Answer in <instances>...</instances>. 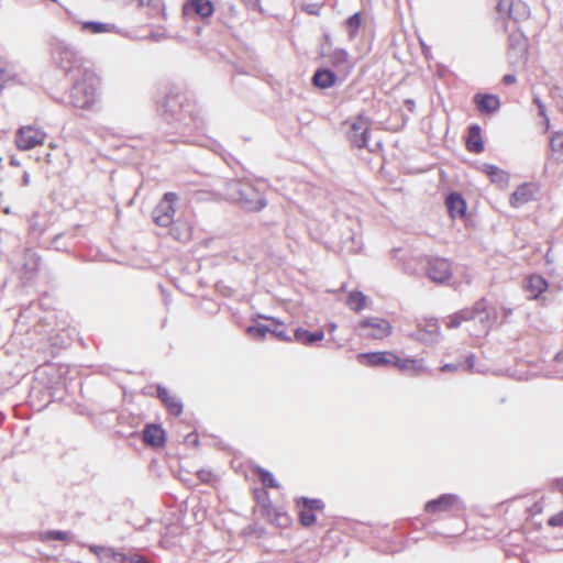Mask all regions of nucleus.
<instances>
[{
    "label": "nucleus",
    "mask_w": 563,
    "mask_h": 563,
    "mask_svg": "<svg viewBox=\"0 0 563 563\" xmlns=\"http://www.w3.org/2000/svg\"><path fill=\"white\" fill-rule=\"evenodd\" d=\"M461 364V367H463L465 371L467 372H473L474 371V365H475V355L474 354H468L466 357H465V361L464 363H460Z\"/></svg>",
    "instance_id": "45"
},
{
    "label": "nucleus",
    "mask_w": 563,
    "mask_h": 563,
    "mask_svg": "<svg viewBox=\"0 0 563 563\" xmlns=\"http://www.w3.org/2000/svg\"><path fill=\"white\" fill-rule=\"evenodd\" d=\"M324 333L323 331L310 332L302 328H298L294 332V340L305 344V345H313L316 342L323 340Z\"/></svg>",
    "instance_id": "28"
},
{
    "label": "nucleus",
    "mask_w": 563,
    "mask_h": 563,
    "mask_svg": "<svg viewBox=\"0 0 563 563\" xmlns=\"http://www.w3.org/2000/svg\"><path fill=\"white\" fill-rule=\"evenodd\" d=\"M73 86L69 92V102L74 108L91 110L98 98L99 78L88 69L81 74L70 77Z\"/></svg>",
    "instance_id": "2"
},
{
    "label": "nucleus",
    "mask_w": 563,
    "mask_h": 563,
    "mask_svg": "<svg viewBox=\"0 0 563 563\" xmlns=\"http://www.w3.org/2000/svg\"><path fill=\"white\" fill-rule=\"evenodd\" d=\"M446 209L451 218H464L466 213V201L459 192H451L445 199Z\"/></svg>",
    "instance_id": "19"
},
{
    "label": "nucleus",
    "mask_w": 563,
    "mask_h": 563,
    "mask_svg": "<svg viewBox=\"0 0 563 563\" xmlns=\"http://www.w3.org/2000/svg\"><path fill=\"white\" fill-rule=\"evenodd\" d=\"M52 58L69 77L81 74V70L89 69L82 65L81 56L76 47L64 41H57L53 44Z\"/></svg>",
    "instance_id": "3"
},
{
    "label": "nucleus",
    "mask_w": 563,
    "mask_h": 563,
    "mask_svg": "<svg viewBox=\"0 0 563 563\" xmlns=\"http://www.w3.org/2000/svg\"><path fill=\"white\" fill-rule=\"evenodd\" d=\"M45 133L32 126L19 129L15 136V144L22 151L31 150L44 142Z\"/></svg>",
    "instance_id": "12"
},
{
    "label": "nucleus",
    "mask_w": 563,
    "mask_h": 563,
    "mask_svg": "<svg viewBox=\"0 0 563 563\" xmlns=\"http://www.w3.org/2000/svg\"><path fill=\"white\" fill-rule=\"evenodd\" d=\"M91 551H93L99 560L102 563H125L126 562V555L124 553L114 551L111 548H103V547H91Z\"/></svg>",
    "instance_id": "23"
},
{
    "label": "nucleus",
    "mask_w": 563,
    "mask_h": 563,
    "mask_svg": "<svg viewBox=\"0 0 563 563\" xmlns=\"http://www.w3.org/2000/svg\"><path fill=\"white\" fill-rule=\"evenodd\" d=\"M351 240H352V242H353V243H356V236H355V235H353V236L351 238Z\"/></svg>",
    "instance_id": "61"
},
{
    "label": "nucleus",
    "mask_w": 563,
    "mask_h": 563,
    "mask_svg": "<svg viewBox=\"0 0 563 563\" xmlns=\"http://www.w3.org/2000/svg\"><path fill=\"white\" fill-rule=\"evenodd\" d=\"M510 313H511V309H507L506 314H510Z\"/></svg>",
    "instance_id": "62"
},
{
    "label": "nucleus",
    "mask_w": 563,
    "mask_h": 563,
    "mask_svg": "<svg viewBox=\"0 0 563 563\" xmlns=\"http://www.w3.org/2000/svg\"><path fill=\"white\" fill-rule=\"evenodd\" d=\"M466 146L470 152L476 154L482 153L484 151V143L481 136V128L478 125H472L470 128Z\"/></svg>",
    "instance_id": "29"
},
{
    "label": "nucleus",
    "mask_w": 563,
    "mask_h": 563,
    "mask_svg": "<svg viewBox=\"0 0 563 563\" xmlns=\"http://www.w3.org/2000/svg\"><path fill=\"white\" fill-rule=\"evenodd\" d=\"M460 367H461L460 363L459 364L448 363V364H444L443 366H441V371L442 372H455Z\"/></svg>",
    "instance_id": "48"
},
{
    "label": "nucleus",
    "mask_w": 563,
    "mask_h": 563,
    "mask_svg": "<svg viewBox=\"0 0 563 563\" xmlns=\"http://www.w3.org/2000/svg\"><path fill=\"white\" fill-rule=\"evenodd\" d=\"M361 23H362V15L360 12L354 13L353 15L349 16L345 20L344 24H345V27L347 29L349 38L351 41L355 38V36L358 32V29L361 26Z\"/></svg>",
    "instance_id": "35"
},
{
    "label": "nucleus",
    "mask_w": 563,
    "mask_h": 563,
    "mask_svg": "<svg viewBox=\"0 0 563 563\" xmlns=\"http://www.w3.org/2000/svg\"><path fill=\"white\" fill-rule=\"evenodd\" d=\"M211 473L208 471H200L198 472V476L202 482H208Z\"/></svg>",
    "instance_id": "52"
},
{
    "label": "nucleus",
    "mask_w": 563,
    "mask_h": 563,
    "mask_svg": "<svg viewBox=\"0 0 563 563\" xmlns=\"http://www.w3.org/2000/svg\"><path fill=\"white\" fill-rule=\"evenodd\" d=\"M213 13V4L210 0H188L183 7V14L186 18L199 15L208 18Z\"/></svg>",
    "instance_id": "17"
},
{
    "label": "nucleus",
    "mask_w": 563,
    "mask_h": 563,
    "mask_svg": "<svg viewBox=\"0 0 563 563\" xmlns=\"http://www.w3.org/2000/svg\"><path fill=\"white\" fill-rule=\"evenodd\" d=\"M143 441L146 444L158 448L165 442V431L158 424H148L143 431Z\"/></svg>",
    "instance_id": "22"
},
{
    "label": "nucleus",
    "mask_w": 563,
    "mask_h": 563,
    "mask_svg": "<svg viewBox=\"0 0 563 563\" xmlns=\"http://www.w3.org/2000/svg\"><path fill=\"white\" fill-rule=\"evenodd\" d=\"M150 37H151L152 40H154V41L158 42V41H161V40L165 38L166 36H165V34H164V33L153 32V33H151Z\"/></svg>",
    "instance_id": "53"
},
{
    "label": "nucleus",
    "mask_w": 563,
    "mask_h": 563,
    "mask_svg": "<svg viewBox=\"0 0 563 563\" xmlns=\"http://www.w3.org/2000/svg\"><path fill=\"white\" fill-rule=\"evenodd\" d=\"M335 329H336V324L335 323H330L329 324V331L330 332H333Z\"/></svg>",
    "instance_id": "60"
},
{
    "label": "nucleus",
    "mask_w": 563,
    "mask_h": 563,
    "mask_svg": "<svg viewBox=\"0 0 563 563\" xmlns=\"http://www.w3.org/2000/svg\"><path fill=\"white\" fill-rule=\"evenodd\" d=\"M533 102L538 107L539 115L544 119L545 129H549L550 120L547 115L545 104L541 101V99L539 97H534Z\"/></svg>",
    "instance_id": "43"
},
{
    "label": "nucleus",
    "mask_w": 563,
    "mask_h": 563,
    "mask_svg": "<svg viewBox=\"0 0 563 563\" xmlns=\"http://www.w3.org/2000/svg\"><path fill=\"white\" fill-rule=\"evenodd\" d=\"M336 82V75L328 68L317 69L312 77V84L321 89H327L334 86Z\"/></svg>",
    "instance_id": "26"
},
{
    "label": "nucleus",
    "mask_w": 563,
    "mask_h": 563,
    "mask_svg": "<svg viewBox=\"0 0 563 563\" xmlns=\"http://www.w3.org/2000/svg\"><path fill=\"white\" fill-rule=\"evenodd\" d=\"M550 148L556 161H563V133L555 132L550 139Z\"/></svg>",
    "instance_id": "32"
},
{
    "label": "nucleus",
    "mask_w": 563,
    "mask_h": 563,
    "mask_svg": "<svg viewBox=\"0 0 563 563\" xmlns=\"http://www.w3.org/2000/svg\"><path fill=\"white\" fill-rule=\"evenodd\" d=\"M269 333L280 341H290V338L286 334L284 324L282 322H276L274 327H271Z\"/></svg>",
    "instance_id": "40"
},
{
    "label": "nucleus",
    "mask_w": 563,
    "mask_h": 563,
    "mask_svg": "<svg viewBox=\"0 0 563 563\" xmlns=\"http://www.w3.org/2000/svg\"><path fill=\"white\" fill-rule=\"evenodd\" d=\"M302 504L305 505L306 509L308 510H319L323 508V501L321 499H310L307 497L301 498Z\"/></svg>",
    "instance_id": "42"
},
{
    "label": "nucleus",
    "mask_w": 563,
    "mask_h": 563,
    "mask_svg": "<svg viewBox=\"0 0 563 563\" xmlns=\"http://www.w3.org/2000/svg\"><path fill=\"white\" fill-rule=\"evenodd\" d=\"M533 199V190L529 184L520 185L510 197V205L519 208Z\"/></svg>",
    "instance_id": "25"
},
{
    "label": "nucleus",
    "mask_w": 563,
    "mask_h": 563,
    "mask_svg": "<svg viewBox=\"0 0 563 563\" xmlns=\"http://www.w3.org/2000/svg\"><path fill=\"white\" fill-rule=\"evenodd\" d=\"M256 474L258 475L262 484L265 487L277 488L279 486L277 481L275 479V477L273 476V474L271 472H268L262 467H258L256 470Z\"/></svg>",
    "instance_id": "37"
},
{
    "label": "nucleus",
    "mask_w": 563,
    "mask_h": 563,
    "mask_svg": "<svg viewBox=\"0 0 563 563\" xmlns=\"http://www.w3.org/2000/svg\"><path fill=\"white\" fill-rule=\"evenodd\" d=\"M162 114L169 122L177 123L176 132L183 142L197 143L196 139H190L188 130L195 126L200 130L205 126V119L201 110L181 92H168L161 106Z\"/></svg>",
    "instance_id": "1"
},
{
    "label": "nucleus",
    "mask_w": 563,
    "mask_h": 563,
    "mask_svg": "<svg viewBox=\"0 0 563 563\" xmlns=\"http://www.w3.org/2000/svg\"><path fill=\"white\" fill-rule=\"evenodd\" d=\"M157 397L166 406L169 413L180 416L183 412V404L179 399L172 396L167 388L157 386Z\"/></svg>",
    "instance_id": "21"
},
{
    "label": "nucleus",
    "mask_w": 563,
    "mask_h": 563,
    "mask_svg": "<svg viewBox=\"0 0 563 563\" xmlns=\"http://www.w3.org/2000/svg\"><path fill=\"white\" fill-rule=\"evenodd\" d=\"M177 200V195L166 192L163 199L153 210L154 222L162 228H168L174 222L175 209L173 203Z\"/></svg>",
    "instance_id": "8"
},
{
    "label": "nucleus",
    "mask_w": 563,
    "mask_h": 563,
    "mask_svg": "<svg viewBox=\"0 0 563 563\" xmlns=\"http://www.w3.org/2000/svg\"><path fill=\"white\" fill-rule=\"evenodd\" d=\"M41 265L40 255L31 250L26 249L22 255V262L20 267V277L24 283L30 282L36 275Z\"/></svg>",
    "instance_id": "14"
},
{
    "label": "nucleus",
    "mask_w": 563,
    "mask_h": 563,
    "mask_svg": "<svg viewBox=\"0 0 563 563\" xmlns=\"http://www.w3.org/2000/svg\"><path fill=\"white\" fill-rule=\"evenodd\" d=\"M483 172L494 183H505L507 180V174L503 169H500L499 167H497L495 165L484 164Z\"/></svg>",
    "instance_id": "34"
},
{
    "label": "nucleus",
    "mask_w": 563,
    "mask_h": 563,
    "mask_svg": "<svg viewBox=\"0 0 563 563\" xmlns=\"http://www.w3.org/2000/svg\"><path fill=\"white\" fill-rule=\"evenodd\" d=\"M125 563H148L147 560L142 556V555H139V554H134V555H131V556H126V562Z\"/></svg>",
    "instance_id": "47"
},
{
    "label": "nucleus",
    "mask_w": 563,
    "mask_h": 563,
    "mask_svg": "<svg viewBox=\"0 0 563 563\" xmlns=\"http://www.w3.org/2000/svg\"><path fill=\"white\" fill-rule=\"evenodd\" d=\"M249 5H256L258 4V0H243Z\"/></svg>",
    "instance_id": "57"
},
{
    "label": "nucleus",
    "mask_w": 563,
    "mask_h": 563,
    "mask_svg": "<svg viewBox=\"0 0 563 563\" xmlns=\"http://www.w3.org/2000/svg\"><path fill=\"white\" fill-rule=\"evenodd\" d=\"M366 297L361 291H353L347 296L346 305L354 311H361L365 307Z\"/></svg>",
    "instance_id": "36"
},
{
    "label": "nucleus",
    "mask_w": 563,
    "mask_h": 563,
    "mask_svg": "<svg viewBox=\"0 0 563 563\" xmlns=\"http://www.w3.org/2000/svg\"><path fill=\"white\" fill-rule=\"evenodd\" d=\"M10 165H12V166H19V165H20V162H19L18 159H15V158H11V159H10Z\"/></svg>",
    "instance_id": "59"
},
{
    "label": "nucleus",
    "mask_w": 563,
    "mask_h": 563,
    "mask_svg": "<svg viewBox=\"0 0 563 563\" xmlns=\"http://www.w3.org/2000/svg\"><path fill=\"white\" fill-rule=\"evenodd\" d=\"M418 341L424 343H435L440 339V328L438 320L428 319L423 324H419L418 329L411 334Z\"/></svg>",
    "instance_id": "15"
},
{
    "label": "nucleus",
    "mask_w": 563,
    "mask_h": 563,
    "mask_svg": "<svg viewBox=\"0 0 563 563\" xmlns=\"http://www.w3.org/2000/svg\"><path fill=\"white\" fill-rule=\"evenodd\" d=\"M548 525L551 527H563V511L550 517L548 520Z\"/></svg>",
    "instance_id": "44"
},
{
    "label": "nucleus",
    "mask_w": 563,
    "mask_h": 563,
    "mask_svg": "<svg viewBox=\"0 0 563 563\" xmlns=\"http://www.w3.org/2000/svg\"><path fill=\"white\" fill-rule=\"evenodd\" d=\"M424 510L428 514L451 512L457 515L464 510V504L455 494H443L437 499L429 500L424 505Z\"/></svg>",
    "instance_id": "7"
},
{
    "label": "nucleus",
    "mask_w": 563,
    "mask_h": 563,
    "mask_svg": "<svg viewBox=\"0 0 563 563\" xmlns=\"http://www.w3.org/2000/svg\"><path fill=\"white\" fill-rule=\"evenodd\" d=\"M461 321L478 319L484 329H488L489 313L487 312V303L485 298L477 300L472 308H465L457 312Z\"/></svg>",
    "instance_id": "13"
},
{
    "label": "nucleus",
    "mask_w": 563,
    "mask_h": 563,
    "mask_svg": "<svg viewBox=\"0 0 563 563\" xmlns=\"http://www.w3.org/2000/svg\"><path fill=\"white\" fill-rule=\"evenodd\" d=\"M498 14L497 23L506 32L509 30L508 20L517 23L530 15L529 7L521 0H493Z\"/></svg>",
    "instance_id": "4"
},
{
    "label": "nucleus",
    "mask_w": 563,
    "mask_h": 563,
    "mask_svg": "<svg viewBox=\"0 0 563 563\" xmlns=\"http://www.w3.org/2000/svg\"><path fill=\"white\" fill-rule=\"evenodd\" d=\"M69 537V532L66 531H59V530H51L46 531L43 534V540H58V541H66Z\"/></svg>",
    "instance_id": "39"
},
{
    "label": "nucleus",
    "mask_w": 563,
    "mask_h": 563,
    "mask_svg": "<svg viewBox=\"0 0 563 563\" xmlns=\"http://www.w3.org/2000/svg\"><path fill=\"white\" fill-rule=\"evenodd\" d=\"M82 30L89 31L91 33H118L117 26L111 23H103L97 21H87L82 23Z\"/></svg>",
    "instance_id": "31"
},
{
    "label": "nucleus",
    "mask_w": 563,
    "mask_h": 563,
    "mask_svg": "<svg viewBox=\"0 0 563 563\" xmlns=\"http://www.w3.org/2000/svg\"><path fill=\"white\" fill-rule=\"evenodd\" d=\"M271 332V325L257 323L247 328V333L253 338L262 339Z\"/></svg>",
    "instance_id": "38"
},
{
    "label": "nucleus",
    "mask_w": 563,
    "mask_h": 563,
    "mask_svg": "<svg viewBox=\"0 0 563 563\" xmlns=\"http://www.w3.org/2000/svg\"><path fill=\"white\" fill-rule=\"evenodd\" d=\"M345 124L350 126L346 134L353 146L357 148H368L369 152H375L380 146L379 142L375 143L373 146L368 142L372 122L367 117L360 114L346 121Z\"/></svg>",
    "instance_id": "5"
},
{
    "label": "nucleus",
    "mask_w": 563,
    "mask_h": 563,
    "mask_svg": "<svg viewBox=\"0 0 563 563\" xmlns=\"http://www.w3.org/2000/svg\"><path fill=\"white\" fill-rule=\"evenodd\" d=\"M503 82L507 86L512 85L516 82V76L512 74H507L503 77Z\"/></svg>",
    "instance_id": "50"
},
{
    "label": "nucleus",
    "mask_w": 563,
    "mask_h": 563,
    "mask_svg": "<svg viewBox=\"0 0 563 563\" xmlns=\"http://www.w3.org/2000/svg\"><path fill=\"white\" fill-rule=\"evenodd\" d=\"M477 110L484 114H492L499 110L500 100L490 93H476L473 99Z\"/></svg>",
    "instance_id": "18"
},
{
    "label": "nucleus",
    "mask_w": 563,
    "mask_h": 563,
    "mask_svg": "<svg viewBox=\"0 0 563 563\" xmlns=\"http://www.w3.org/2000/svg\"><path fill=\"white\" fill-rule=\"evenodd\" d=\"M246 184V181L231 179L225 183L224 195L229 200L238 202V200L241 199V194L244 190Z\"/></svg>",
    "instance_id": "30"
},
{
    "label": "nucleus",
    "mask_w": 563,
    "mask_h": 563,
    "mask_svg": "<svg viewBox=\"0 0 563 563\" xmlns=\"http://www.w3.org/2000/svg\"><path fill=\"white\" fill-rule=\"evenodd\" d=\"M238 203L247 211L256 212L266 207L267 200L255 186L247 183Z\"/></svg>",
    "instance_id": "11"
},
{
    "label": "nucleus",
    "mask_w": 563,
    "mask_h": 563,
    "mask_svg": "<svg viewBox=\"0 0 563 563\" xmlns=\"http://www.w3.org/2000/svg\"><path fill=\"white\" fill-rule=\"evenodd\" d=\"M299 517H300L301 525L305 527H310L311 525H313L316 522V515L311 510L302 509L299 512Z\"/></svg>",
    "instance_id": "41"
},
{
    "label": "nucleus",
    "mask_w": 563,
    "mask_h": 563,
    "mask_svg": "<svg viewBox=\"0 0 563 563\" xmlns=\"http://www.w3.org/2000/svg\"><path fill=\"white\" fill-rule=\"evenodd\" d=\"M426 274L432 282L443 284L452 276V265L443 257H428Z\"/></svg>",
    "instance_id": "10"
},
{
    "label": "nucleus",
    "mask_w": 563,
    "mask_h": 563,
    "mask_svg": "<svg viewBox=\"0 0 563 563\" xmlns=\"http://www.w3.org/2000/svg\"><path fill=\"white\" fill-rule=\"evenodd\" d=\"M14 77L15 71L13 67L0 57V91L4 88L5 84L13 80Z\"/></svg>",
    "instance_id": "33"
},
{
    "label": "nucleus",
    "mask_w": 563,
    "mask_h": 563,
    "mask_svg": "<svg viewBox=\"0 0 563 563\" xmlns=\"http://www.w3.org/2000/svg\"><path fill=\"white\" fill-rule=\"evenodd\" d=\"M391 366L413 375H418L424 371L421 361L415 358H400L397 355L396 361H393Z\"/></svg>",
    "instance_id": "27"
},
{
    "label": "nucleus",
    "mask_w": 563,
    "mask_h": 563,
    "mask_svg": "<svg viewBox=\"0 0 563 563\" xmlns=\"http://www.w3.org/2000/svg\"><path fill=\"white\" fill-rule=\"evenodd\" d=\"M354 330L362 339L383 340L391 333V325L386 319L369 317L361 320Z\"/></svg>",
    "instance_id": "6"
},
{
    "label": "nucleus",
    "mask_w": 563,
    "mask_h": 563,
    "mask_svg": "<svg viewBox=\"0 0 563 563\" xmlns=\"http://www.w3.org/2000/svg\"><path fill=\"white\" fill-rule=\"evenodd\" d=\"M461 323H462V321H461L457 312L448 317V320H446L448 328H451V329L459 328L461 325Z\"/></svg>",
    "instance_id": "46"
},
{
    "label": "nucleus",
    "mask_w": 563,
    "mask_h": 563,
    "mask_svg": "<svg viewBox=\"0 0 563 563\" xmlns=\"http://www.w3.org/2000/svg\"><path fill=\"white\" fill-rule=\"evenodd\" d=\"M29 184H30V174L27 172H24L22 175L21 185L25 187V186H29Z\"/></svg>",
    "instance_id": "54"
},
{
    "label": "nucleus",
    "mask_w": 563,
    "mask_h": 563,
    "mask_svg": "<svg viewBox=\"0 0 563 563\" xmlns=\"http://www.w3.org/2000/svg\"><path fill=\"white\" fill-rule=\"evenodd\" d=\"M508 59L512 65H525L528 58L527 41L523 34L516 30L509 34Z\"/></svg>",
    "instance_id": "9"
},
{
    "label": "nucleus",
    "mask_w": 563,
    "mask_h": 563,
    "mask_svg": "<svg viewBox=\"0 0 563 563\" xmlns=\"http://www.w3.org/2000/svg\"><path fill=\"white\" fill-rule=\"evenodd\" d=\"M549 284L540 275L530 276L525 285L526 291L529 294V299H539V297L548 289Z\"/></svg>",
    "instance_id": "20"
},
{
    "label": "nucleus",
    "mask_w": 563,
    "mask_h": 563,
    "mask_svg": "<svg viewBox=\"0 0 563 563\" xmlns=\"http://www.w3.org/2000/svg\"><path fill=\"white\" fill-rule=\"evenodd\" d=\"M556 486L559 487L560 490H563V478L556 481Z\"/></svg>",
    "instance_id": "58"
},
{
    "label": "nucleus",
    "mask_w": 563,
    "mask_h": 563,
    "mask_svg": "<svg viewBox=\"0 0 563 563\" xmlns=\"http://www.w3.org/2000/svg\"><path fill=\"white\" fill-rule=\"evenodd\" d=\"M406 106L408 108V110L412 111L413 107H415V101L413 100H406Z\"/></svg>",
    "instance_id": "55"
},
{
    "label": "nucleus",
    "mask_w": 563,
    "mask_h": 563,
    "mask_svg": "<svg viewBox=\"0 0 563 563\" xmlns=\"http://www.w3.org/2000/svg\"><path fill=\"white\" fill-rule=\"evenodd\" d=\"M323 38H324L325 44L330 47V46H331V44H332V43H331V36H330V34H328V33H327V34H324Z\"/></svg>",
    "instance_id": "56"
},
{
    "label": "nucleus",
    "mask_w": 563,
    "mask_h": 563,
    "mask_svg": "<svg viewBox=\"0 0 563 563\" xmlns=\"http://www.w3.org/2000/svg\"><path fill=\"white\" fill-rule=\"evenodd\" d=\"M357 361L362 365L380 367L391 366L393 361H396V354L393 352H368L357 355Z\"/></svg>",
    "instance_id": "16"
},
{
    "label": "nucleus",
    "mask_w": 563,
    "mask_h": 563,
    "mask_svg": "<svg viewBox=\"0 0 563 563\" xmlns=\"http://www.w3.org/2000/svg\"><path fill=\"white\" fill-rule=\"evenodd\" d=\"M322 55L328 56L329 62L338 69L347 70L352 67L350 55L344 48H335L329 54L322 52Z\"/></svg>",
    "instance_id": "24"
},
{
    "label": "nucleus",
    "mask_w": 563,
    "mask_h": 563,
    "mask_svg": "<svg viewBox=\"0 0 563 563\" xmlns=\"http://www.w3.org/2000/svg\"><path fill=\"white\" fill-rule=\"evenodd\" d=\"M186 443H190V444H197L198 443V435L196 433H189L186 439H185Z\"/></svg>",
    "instance_id": "51"
},
{
    "label": "nucleus",
    "mask_w": 563,
    "mask_h": 563,
    "mask_svg": "<svg viewBox=\"0 0 563 563\" xmlns=\"http://www.w3.org/2000/svg\"><path fill=\"white\" fill-rule=\"evenodd\" d=\"M35 216H33L29 223H30V229L33 231V232H38V233H42L43 232V229L41 227H38V224L35 222L34 220Z\"/></svg>",
    "instance_id": "49"
}]
</instances>
